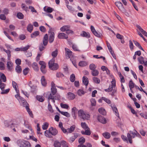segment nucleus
<instances>
[{
    "mask_svg": "<svg viewBox=\"0 0 147 147\" xmlns=\"http://www.w3.org/2000/svg\"><path fill=\"white\" fill-rule=\"evenodd\" d=\"M49 36L47 34L45 35L43 38L42 42L40 43L39 47V49L40 51H42L45 48L48 43Z\"/></svg>",
    "mask_w": 147,
    "mask_h": 147,
    "instance_id": "f257e3e1",
    "label": "nucleus"
},
{
    "mask_svg": "<svg viewBox=\"0 0 147 147\" xmlns=\"http://www.w3.org/2000/svg\"><path fill=\"white\" fill-rule=\"evenodd\" d=\"M18 99H19V101H21L23 103V106L26 107L27 111L28 112L30 117L33 118V115L32 111L29 108L28 106V104L26 100L24 99L20 96Z\"/></svg>",
    "mask_w": 147,
    "mask_h": 147,
    "instance_id": "f03ea898",
    "label": "nucleus"
},
{
    "mask_svg": "<svg viewBox=\"0 0 147 147\" xmlns=\"http://www.w3.org/2000/svg\"><path fill=\"white\" fill-rule=\"evenodd\" d=\"M55 59L53 58L48 63L49 67L50 69L53 70H56L59 68V65L57 63H55Z\"/></svg>",
    "mask_w": 147,
    "mask_h": 147,
    "instance_id": "7ed1b4c3",
    "label": "nucleus"
},
{
    "mask_svg": "<svg viewBox=\"0 0 147 147\" xmlns=\"http://www.w3.org/2000/svg\"><path fill=\"white\" fill-rule=\"evenodd\" d=\"M78 115L83 120H89L90 118V115L86 113H85L82 110H80L78 113Z\"/></svg>",
    "mask_w": 147,
    "mask_h": 147,
    "instance_id": "20e7f679",
    "label": "nucleus"
},
{
    "mask_svg": "<svg viewBox=\"0 0 147 147\" xmlns=\"http://www.w3.org/2000/svg\"><path fill=\"white\" fill-rule=\"evenodd\" d=\"M39 63L41 65L40 69L42 72L44 74H46L47 72L46 69V63L44 61H40Z\"/></svg>",
    "mask_w": 147,
    "mask_h": 147,
    "instance_id": "39448f33",
    "label": "nucleus"
},
{
    "mask_svg": "<svg viewBox=\"0 0 147 147\" xmlns=\"http://www.w3.org/2000/svg\"><path fill=\"white\" fill-rule=\"evenodd\" d=\"M130 131H130L129 133H127V139L128 140L130 144H132V138H135L134 135H132V134H131Z\"/></svg>",
    "mask_w": 147,
    "mask_h": 147,
    "instance_id": "423d86ee",
    "label": "nucleus"
},
{
    "mask_svg": "<svg viewBox=\"0 0 147 147\" xmlns=\"http://www.w3.org/2000/svg\"><path fill=\"white\" fill-rule=\"evenodd\" d=\"M97 119L99 122L101 123L105 124L106 123V120L105 118L101 115H99L98 116Z\"/></svg>",
    "mask_w": 147,
    "mask_h": 147,
    "instance_id": "0eeeda50",
    "label": "nucleus"
},
{
    "mask_svg": "<svg viewBox=\"0 0 147 147\" xmlns=\"http://www.w3.org/2000/svg\"><path fill=\"white\" fill-rule=\"evenodd\" d=\"M51 33V34L49 36V42L50 43H51L53 42L55 38V33L53 32H51V31H50L49 33Z\"/></svg>",
    "mask_w": 147,
    "mask_h": 147,
    "instance_id": "6e6552de",
    "label": "nucleus"
},
{
    "mask_svg": "<svg viewBox=\"0 0 147 147\" xmlns=\"http://www.w3.org/2000/svg\"><path fill=\"white\" fill-rule=\"evenodd\" d=\"M112 84L110 85L108 88L109 92H111L113 89V88H115L116 86V82L115 79H113L111 82Z\"/></svg>",
    "mask_w": 147,
    "mask_h": 147,
    "instance_id": "1a4fd4ad",
    "label": "nucleus"
},
{
    "mask_svg": "<svg viewBox=\"0 0 147 147\" xmlns=\"http://www.w3.org/2000/svg\"><path fill=\"white\" fill-rule=\"evenodd\" d=\"M65 56L67 57H68V59L70 58L71 56L72 52L69 49L66 48H65Z\"/></svg>",
    "mask_w": 147,
    "mask_h": 147,
    "instance_id": "9d476101",
    "label": "nucleus"
},
{
    "mask_svg": "<svg viewBox=\"0 0 147 147\" xmlns=\"http://www.w3.org/2000/svg\"><path fill=\"white\" fill-rule=\"evenodd\" d=\"M58 38L59 39H67L68 38V36L64 33H60L58 34Z\"/></svg>",
    "mask_w": 147,
    "mask_h": 147,
    "instance_id": "9b49d317",
    "label": "nucleus"
},
{
    "mask_svg": "<svg viewBox=\"0 0 147 147\" xmlns=\"http://www.w3.org/2000/svg\"><path fill=\"white\" fill-rule=\"evenodd\" d=\"M111 107L113 112L115 113L117 117H119V114L116 107L114 105H111Z\"/></svg>",
    "mask_w": 147,
    "mask_h": 147,
    "instance_id": "f8f14e48",
    "label": "nucleus"
},
{
    "mask_svg": "<svg viewBox=\"0 0 147 147\" xmlns=\"http://www.w3.org/2000/svg\"><path fill=\"white\" fill-rule=\"evenodd\" d=\"M49 130H50L51 131V133L52 135L55 136L58 133V131L57 130L56 128H54L52 127L50 128Z\"/></svg>",
    "mask_w": 147,
    "mask_h": 147,
    "instance_id": "ddd939ff",
    "label": "nucleus"
},
{
    "mask_svg": "<svg viewBox=\"0 0 147 147\" xmlns=\"http://www.w3.org/2000/svg\"><path fill=\"white\" fill-rule=\"evenodd\" d=\"M115 4L121 11L124 8L122 4L120 1L115 2Z\"/></svg>",
    "mask_w": 147,
    "mask_h": 147,
    "instance_id": "4468645a",
    "label": "nucleus"
},
{
    "mask_svg": "<svg viewBox=\"0 0 147 147\" xmlns=\"http://www.w3.org/2000/svg\"><path fill=\"white\" fill-rule=\"evenodd\" d=\"M135 84L133 82L132 80H130L129 82V87L130 88V90L131 92L133 93L134 92L132 90V89L134 87Z\"/></svg>",
    "mask_w": 147,
    "mask_h": 147,
    "instance_id": "2eb2a0df",
    "label": "nucleus"
},
{
    "mask_svg": "<svg viewBox=\"0 0 147 147\" xmlns=\"http://www.w3.org/2000/svg\"><path fill=\"white\" fill-rule=\"evenodd\" d=\"M44 11L47 13H51L53 12V9L49 7L45 6L43 8Z\"/></svg>",
    "mask_w": 147,
    "mask_h": 147,
    "instance_id": "dca6fc26",
    "label": "nucleus"
},
{
    "mask_svg": "<svg viewBox=\"0 0 147 147\" xmlns=\"http://www.w3.org/2000/svg\"><path fill=\"white\" fill-rule=\"evenodd\" d=\"M136 26L139 29V31H140L143 34H144L145 36L147 37V33L139 25H137Z\"/></svg>",
    "mask_w": 147,
    "mask_h": 147,
    "instance_id": "f3484780",
    "label": "nucleus"
},
{
    "mask_svg": "<svg viewBox=\"0 0 147 147\" xmlns=\"http://www.w3.org/2000/svg\"><path fill=\"white\" fill-rule=\"evenodd\" d=\"M75 97V95L73 93L69 92L67 93V98L69 99L73 100Z\"/></svg>",
    "mask_w": 147,
    "mask_h": 147,
    "instance_id": "a211bd4d",
    "label": "nucleus"
},
{
    "mask_svg": "<svg viewBox=\"0 0 147 147\" xmlns=\"http://www.w3.org/2000/svg\"><path fill=\"white\" fill-rule=\"evenodd\" d=\"M80 35L83 37H85L87 38H89L90 37V35L89 33H86L84 31H83L82 33L80 34Z\"/></svg>",
    "mask_w": 147,
    "mask_h": 147,
    "instance_id": "6ab92c4d",
    "label": "nucleus"
},
{
    "mask_svg": "<svg viewBox=\"0 0 147 147\" xmlns=\"http://www.w3.org/2000/svg\"><path fill=\"white\" fill-rule=\"evenodd\" d=\"M13 63L10 61L7 62V67L9 71H11L13 68Z\"/></svg>",
    "mask_w": 147,
    "mask_h": 147,
    "instance_id": "aec40b11",
    "label": "nucleus"
},
{
    "mask_svg": "<svg viewBox=\"0 0 147 147\" xmlns=\"http://www.w3.org/2000/svg\"><path fill=\"white\" fill-rule=\"evenodd\" d=\"M102 135L105 138L107 139L110 138L111 137L110 134L107 132H105L103 133Z\"/></svg>",
    "mask_w": 147,
    "mask_h": 147,
    "instance_id": "412c9836",
    "label": "nucleus"
},
{
    "mask_svg": "<svg viewBox=\"0 0 147 147\" xmlns=\"http://www.w3.org/2000/svg\"><path fill=\"white\" fill-rule=\"evenodd\" d=\"M41 83L42 85L44 86H46L47 84V83L45 77L44 76L41 77Z\"/></svg>",
    "mask_w": 147,
    "mask_h": 147,
    "instance_id": "4be33fe9",
    "label": "nucleus"
},
{
    "mask_svg": "<svg viewBox=\"0 0 147 147\" xmlns=\"http://www.w3.org/2000/svg\"><path fill=\"white\" fill-rule=\"evenodd\" d=\"M70 28V26L69 25H66L63 26L61 27L60 30L61 31L64 32L65 31H67L68 29Z\"/></svg>",
    "mask_w": 147,
    "mask_h": 147,
    "instance_id": "5701e85b",
    "label": "nucleus"
},
{
    "mask_svg": "<svg viewBox=\"0 0 147 147\" xmlns=\"http://www.w3.org/2000/svg\"><path fill=\"white\" fill-rule=\"evenodd\" d=\"M39 34L40 32L39 31H35L31 34L30 37L32 38H33L39 35Z\"/></svg>",
    "mask_w": 147,
    "mask_h": 147,
    "instance_id": "b1692460",
    "label": "nucleus"
},
{
    "mask_svg": "<svg viewBox=\"0 0 147 147\" xmlns=\"http://www.w3.org/2000/svg\"><path fill=\"white\" fill-rule=\"evenodd\" d=\"M75 126L74 125L71 126L70 128L67 129V133H71L74 130L75 128Z\"/></svg>",
    "mask_w": 147,
    "mask_h": 147,
    "instance_id": "393cba45",
    "label": "nucleus"
},
{
    "mask_svg": "<svg viewBox=\"0 0 147 147\" xmlns=\"http://www.w3.org/2000/svg\"><path fill=\"white\" fill-rule=\"evenodd\" d=\"M82 82L84 84L87 86L88 84V78L86 76H83L82 78Z\"/></svg>",
    "mask_w": 147,
    "mask_h": 147,
    "instance_id": "a878e982",
    "label": "nucleus"
},
{
    "mask_svg": "<svg viewBox=\"0 0 147 147\" xmlns=\"http://www.w3.org/2000/svg\"><path fill=\"white\" fill-rule=\"evenodd\" d=\"M87 130H85V131H82L81 133L83 135H86L89 136L91 134V132L90 131V129H86Z\"/></svg>",
    "mask_w": 147,
    "mask_h": 147,
    "instance_id": "bb28decb",
    "label": "nucleus"
},
{
    "mask_svg": "<svg viewBox=\"0 0 147 147\" xmlns=\"http://www.w3.org/2000/svg\"><path fill=\"white\" fill-rule=\"evenodd\" d=\"M45 135L46 137L51 138L52 137L51 131L50 130H47L45 132Z\"/></svg>",
    "mask_w": 147,
    "mask_h": 147,
    "instance_id": "cd10ccee",
    "label": "nucleus"
},
{
    "mask_svg": "<svg viewBox=\"0 0 147 147\" xmlns=\"http://www.w3.org/2000/svg\"><path fill=\"white\" fill-rule=\"evenodd\" d=\"M133 41L136 46L138 47L140 49H141L143 51H144V50L143 49L142 47L140 44L136 41L133 40Z\"/></svg>",
    "mask_w": 147,
    "mask_h": 147,
    "instance_id": "c85d7f7f",
    "label": "nucleus"
},
{
    "mask_svg": "<svg viewBox=\"0 0 147 147\" xmlns=\"http://www.w3.org/2000/svg\"><path fill=\"white\" fill-rule=\"evenodd\" d=\"M0 76L1 79L4 82L6 81V78L5 74L1 72L0 73Z\"/></svg>",
    "mask_w": 147,
    "mask_h": 147,
    "instance_id": "c756f323",
    "label": "nucleus"
},
{
    "mask_svg": "<svg viewBox=\"0 0 147 147\" xmlns=\"http://www.w3.org/2000/svg\"><path fill=\"white\" fill-rule=\"evenodd\" d=\"M33 28V25L31 24H28L27 27V29L28 31L30 33H31Z\"/></svg>",
    "mask_w": 147,
    "mask_h": 147,
    "instance_id": "7c9ffc66",
    "label": "nucleus"
},
{
    "mask_svg": "<svg viewBox=\"0 0 147 147\" xmlns=\"http://www.w3.org/2000/svg\"><path fill=\"white\" fill-rule=\"evenodd\" d=\"M5 52L7 55V59L9 61L10 59V57H11V51L9 50H6V49H4L3 50Z\"/></svg>",
    "mask_w": 147,
    "mask_h": 147,
    "instance_id": "2f4dec72",
    "label": "nucleus"
},
{
    "mask_svg": "<svg viewBox=\"0 0 147 147\" xmlns=\"http://www.w3.org/2000/svg\"><path fill=\"white\" fill-rule=\"evenodd\" d=\"M92 75L94 76H97L99 74V72L97 69H94L92 71Z\"/></svg>",
    "mask_w": 147,
    "mask_h": 147,
    "instance_id": "473e14b6",
    "label": "nucleus"
},
{
    "mask_svg": "<svg viewBox=\"0 0 147 147\" xmlns=\"http://www.w3.org/2000/svg\"><path fill=\"white\" fill-rule=\"evenodd\" d=\"M15 69L16 72L18 73H20L22 71L21 67L20 65H17Z\"/></svg>",
    "mask_w": 147,
    "mask_h": 147,
    "instance_id": "72a5a7b5",
    "label": "nucleus"
},
{
    "mask_svg": "<svg viewBox=\"0 0 147 147\" xmlns=\"http://www.w3.org/2000/svg\"><path fill=\"white\" fill-rule=\"evenodd\" d=\"M98 111L99 113L102 115H105L106 114V111L104 109L102 108H99Z\"/></svg>",
    "mask_w": 147,
    "mask_h": 147,
    "instance_id": "f704fd0d",
    "label": "nucleus"
},
{
    "mask_svg": "<svg viewBox=\"0 0 147 147\" xmlns=\"http://www.w3.org/2000/svg\"><path fill=\"white\" fill-rule=\"evenodd\" d=\"M32 67L34 70L38 71V67L37 64L35 62H34L32 65Z\"/></svg>",
    "mask_w": 147,
    "mask_h": 147,
    "instance_id": "c9c22d12",
    "label": "nucleus"
},
{
    "mask_svg": "<svg viewBox=\"0 0 147 147\" xmlns=\"http://www.w3.org/2000/svg\"><path fill=\"white\" fill-rule=\"evenodd\" d=\"M24 141L21 140H18L17 141V143L18 145L20 147H23Z\"/></svg>",
    "mask_w": 147,
    "mask_h": 147,
    "instance_id": "e433bc0d",
    "label": "nucleus"
},
{
    "mask_svg": "<svg viewBox=\"0 0 147 147\" xmlns=\"http://www.w3.org/2000/svg\"><path fill=\"white\" fill-rule=\"evenodd\" d=\"M61 143L63 147H69V144L65 141L62 140Z\"/></svg>",
    "mask_w": 147,
    "mask_h": 147,
    "instance_id": "4c0bfd02",
    "label": "nucleus"
},
{
    "mask_svg": "<svg viewBox=\"0 0 147 147\" xmlns=\"http://www.w3.org/2000/svg\"><path fill=\"white\" fill-rule=\"evenodd\" d=\"M51 94H52V95L53 96L56 94L57 92V89L56 88L51 87Z\"/></svg>",
    "mask_w": 147,
    "mask_h": 147,
    "instance_id": "58836bf2",
    "label": "nucleus"
},
{
    "mask_svg": "<svg viewBox=\"0 0 147 147\" xmlns=\"http://www.w3.org/2000/svg\"><path fill=\"white\" fill-rule=\"evenodd\" d=\"M23 147H31V145L29 142L26 141H24Z\"/></svg>",
    "mask_w": 147,
    "mask_h": 147,
    "instance_id": "ea45409f",
    "label": "nucleus"
},
{
    "mask_svg": "<svg viewBox=\"0 0 147 147\" xmlns=\"http://www.w3.org/2000/svg\"><path fill=\"white\" fill-rule=\"evenodd\" d=\"M36 98L37 100L40 102H42L44 100V98L42 96H37Z\"/></svg>",
    "mask_w": 147,
    "mask_h": 147,
    "instance_id": "a19ab883",
    "label": "nucleus"
},
{
    "mask_svg": "<svg viewBox=\"0 0 147 147\" xmlns=\"http://www.w3.org/2000/svg\"><path fill=\"white\" fill-rule=\"evenodd\" d=\"M81 126L82 128L84 129H89V128L88 127L87 125L85 122H82L81 123Z\"/></svg>",
    "mask_w": 147,
    "mask_h": 147,
    "instance_id": "79ce46f5",
    "label": "nucleus"
},
{
    "mask_svg": "<svg viewBox=\"0 0 147 147\" xmlns=\"http://www.w3.org/2000/svg\"><path fill=\"white\" fill-rule=\"evenodd\" d=\"M58 54V51L57 49H56L53 52L51 53V55L53 57V58L55 59V58L57 57Z\"/></svg>",
    "mask_w": 147,
    "mask_h": 147,
    "instance_id": "37998d69",
    "label": "nucleus"
},
{
    "mask_svg": "<svg viewBox=\"0 0 147 147\" xmlns=\"http://www.w3.org/2000/svg\"><path fill=\"white\" fill-rule=\"evenodd\" d=\"M85 142V139L83 137L80 138L78 140V142L80 144H83Z\"/></svg>",
    "mask_w": 147,
    "mask_h": 147,
    "instance_id": "c03bdc74",
    "label": "nucleus"
},
{
    "mask_svg": "<svg viewBox=\"0 0 147 147\" xmlns=\"http://www.w3.org/2000/svg\"><path fill=\"white\" fill-rule=\"evenodd\" d=\"M135 131L136 132H134L133 131H130V134L134 135L135 136H136L139 138H141V137L139 134L136 130H135Z\"/></svg>",
    "mask_w": 147,
    "mask_h": 147,
    "instance_id": "a18cd8bd",
    "label": "nucleus"
},
{
    "mask_svg": "<svg viewBox=\"0 0 147 147\" xmlns=\"http://www.w3.org/2000/svg\"><path fill=\"white\" fill-rule=\"evenodd\" d=\"M77 93L79 96H82V95L84 94L85 92L83 90L81 89H79L78 90Z\"/></svg>",
    "mask_w": 147,
    "mask_h": 147,
    "instance_id": "49530a36",
    "label": "nucleus"
},
{
    "mask_svg": "<svg viewBox=\"0 0 147 147\" xmlns=\"http://www.w3.org/2000/svg\"><path fill=\"white\" fill-rule=\"evenodd\" d=\"M87 65V63L84 61H80L79 63V65L81 67H84Z\"/></svg>",
    "mask_w": 147,
    "mask_h": 147,
    "instance_id": "de8ad7c7",
    "label": "nucleus"
},
{
    "mask_svg": "<svg viewBox=\"0 0 147 147\" xmlns=\"http://www.w3.org/2000/svg\"><path fill=\"white\" fill-rule=\"evenodd\" d=\"M90 102L91 103V105L92 106H96V102L95 99L92 98L90 100Z\"/></svg>",
    "mask_w": 147,
    "mask_h": 147,
    "instance_id": "09e8293b",
    "label": "nucleus"
},
{
    "mask_svg": "<svg viewBox=\"0 0 147 147\" xmlns=\"http://www.w3.org/2000/svg\"><path fill=\"white\" fill-rule=\"evenodd\" d=\"M138 59L140 63L141 64H143L144 63V58L142 56H140L138 58Z\"/></svg>",
    "mask_w": 147,
    "mask_h": 147,
    "instance_id": "8fccbe9b",
    "label": "nucleus"
},
{
    "mask_svg": "<svg viewBox=\"0 0 147 147\" xmlns=\"http://www.w3.org/2000/svg\"><path fill=\"white\" fill-rule=\"evenodd\" d=\"M17 16L18 18L20 19H22L23 18L24 16L22 13L21 12H19L17 13Z\"/></svg>",
    "mask_w": 147,
    "mask_h": 147,
    "instance_id": "3c124183",
    "label": "nucleus"
},
{
    "mask_svg": "<svg viewBox=\"0 0 147 147\" xmlns=\"http://www.w3.org/2000/svg\"><path fill=\"white\" fill-rule=\"evenodd\" d=\"M54 145L55 147H60L61 144L59 142L56 140L54 142Z\"/></svg>",
    "mask_w": 147,
    "mask_h": 147,
    "instance_id": "603ef678",
    "label": "nucleus"
},
{
    "mask_svg": "<svg viewBox=\"0 0 147 147\" xmlns=\"http://www.w3.org/2000/svg\"><path fill=\"white\" fill-rule=\"evenodd\" d=\"M50 99H52L53 102L54 103L55 102V100L54 99V96L52 95L51 94H50L48 96V100H50Z\"/></svg>",
    "mask_w": 147,
    "mask_h": 147,
    "instance_id": "864d4df0",
    "label": "nucleus"
},
{
    "mask_svg": "<svg viewBox=\"0 0 147 147\" xmlns=\"http://www.w3.org/2000/svg\"><path fill=\"white\" fill-rule=\"evenodd\" d=\"M75 78V76L74 74H72L70 76V80L71 82H74Z\"/></svg>",
    "mask_w": 147,
    "mask_h": 147,
    "instance_id": "5fc2aeb1",
    "label": "nucleus"
},
{
    "mask_svg": "<svg viewBox=\"0 0 147 147\" xmlns=\"http://www.w3.org/2000/svg\"><path fill=\"white\" fill-rule=\"evenodd\" d=\"M96 68V66L93 63L90 64L89 65V68L92 71L95 69Z\"/></svg>",
    "mask_w": 147,
    "mask_h": 147,
    "instance_id": "6e6d98bb",
    "label": "nucleus"
},
{
    "mask_svg": "<svg viewBox=\"0 0 147 147\" xmlns=\"http://www.w3.org/2000/svg\"><path fill=\"white\" fill-rule=\"evenodd\" d=\"M48 108L49 110L51 113H53V109L52 107L51 106L50 102L48 101Z\"/></svg>",
    "mask_w": 147,
    "mask_h": 147,
    "instance_id": "4d7b16f0",
    "label": "nucleus"
},
{
    "mask_svg": "<svg viewBox=\"0 0 147 147\" xmlns=\"http://www.w3.org/2000/svg\"><path fill=\"white\" fill-rule=\"evenodd\" d=\"M94 82L97 84H99L100 82V80L97 77H94L93 78Z\"/></svg>",
    "mask_w": 147,
    "mask_h": 147,
    "instance_id": "13d9d810",
    "label": "nucleus"
},
{
    "mask_svg": "<svg viewBox=\"0 0 147 147\" xmlns=\"http://www.w3.org/2000/svg\"><path fill=\"white\" fill-rule=\"evenodd\" d=\"M10 90L9 88H8L5 90H4V89L3 90H1L2 92H1V94H7L9 92Z\"/></svg>",
    "mask_w": 147,
    "mask_h": 147,
    "instance_id": "bf43d9fd",
    "label": "nucleus"
},
{
    "mask_svg": "<svg viewBox=\"0 0 147 147\" xmlns=\"http://www.w3.org/2000/svg\"><path fill=\"white\" fill-rule=\"evenodd\" d=\"M29 71V69L28 67L26 68L23 71V72L24 75H26Z\"/></svg>",
    "mask_w": 147,
    "mask_h": 147,
    "instance_id": "052dcab7",
    "label": "nucleus"
},
{
    "mask_svg": "<svg viewBox=\"0 0 147 147\" xmlns=\"http://www.w3.org/2000/svg\"><path fill=\"white\" fill-rule=\"evenodd\" d=\"M49 123H48L45 122L42 126V128L43 129H47L49 126Z\"/></svg>",
    "mask_w": 147,
    "mask_h": 147,
    "instance_id": "680f3d73",
    "label": "nucleus"
},
{
    "mask_svg": "<svg viewBox=\"0 0 147 147\" xmlns=\"http://www.w3.org/2000/svg\"><path fill=\"white\" fill-rule=\"evenodd\" d=\"M62 115L68 117H70V115L69 113L67 112L62 111L61 113Z\"/></svg>",
    "mask_w": 147,
    "mask_h": 147,
    "instance_id": "e2e57ef3",
    "label": "nucleus"
},
{
    "mask_svg": "<svg viewBox=\"0 0 147 147\" xmlns=\"http://www.w3.org/2000/svg\"><path fill=\"white\" fill-rule=\"evenodd\" d=\"M60 106L62 108L64 109H67L69 108V106L68 105L63 103H61Z\"/></svg>",
    "mask_w": 147,
    "mask_h": 147,
    "instance_id": "0e129e2a",
    "label": "nucleus"
},
{
    "mask_svg": "<svg viewBox=\"0 0 147 147\" xmlns=\"http://www.w3.org/2000/svg\"><path fill=\"white\" fill-rule=\"evenodd\" d=\"M30 46L29 45H27L26 46L23 47L21 48V51H25L27 50L29 48Z\"/></svg>",
    "mask_w": 147,
    "mask_h": 147,
    "instance_id": "69168bd1",
    "label": "nucleus"
},
{
    "mask_svg": "<svg viewBox=\"0 0 147 147\" xmlns=\"http://www.w3.org/2000/svg\"><path fill=\"white\" fill-rule=\"evenodd\" d=\"M129 46L131 50H132L134 49L133 43L131 40H129Z\"/></svg>",
    "mask_w": 147,
    "mask_h": 147,
    "instance_id": "338daca9",
    "label": "nucleus"
},
{
    "mask_svg": "<svg viewBox=\"0 0 147 147\" xmlns=\"http://www.w3.org/2000/svg\"><path fill=\"white\" fill-rule=\"evenodd\" d=\"M56 76L57 78H62L64 76V75L60 72L57 73L56 74Z\"/></svg>",
    "mask_w": 147,
    "mask_h": 147,
    "instance_id": "774afa93",
    "label": "nucleus"
}]
</instances>
